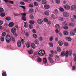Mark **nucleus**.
<instances>
[{
	"label": "nucleus",
	"mask_w": 76,
	"mask_h": 76,
	"mask_svg": "<svg viewBox=\"0 0 76 76\" xmlns=\"http://www.w3.org/2000/svg\"><path fill=\"white\" fill-rule=\"evenodd\" d=\"M59 20L61 21H64V17H61L59 18Z\"/></svg>",
	"instance_id": "cd10ccee"
},
{
	"label": "nucleus",
	"mask_w": 76,
	"mask_h": 76,
	"mask_svg": "<svg viewBox=\"0 0 76 76\" xmlns=\"http://www.w3.org/2000/svg\"><path fill=\"white\" fill-rule=\"evenodd\" d=\"M43 61L45 64H46V63H47V59H46V58H43Z\"/></svg>",
	"instance_id": "dca6fc26"
},
{
	"label": "nucleus",
	"mask_w": 76,
	"mask_h": 76,
	"mask_svg": "<svg viewBox=\"0 0 76 76\" xmlns=\"http://www.w3.org/2000/svg\"><path fill=\"white\" fill-rule=\"evenodd\" d=\"M55 31L56 34H58L59 32V31L58 29H56L55 30Z\"/></svg>",
	"instance_id": "338daca9"
},
{
	"label": "nucleus",
	"mask_w": 76,
	"mask_h": 76,
	"mask_svg": "<svg viewBox=\"0 0 76 76\" xmlns=\"http://www.w3.org/2000/svg\"><path fill=\"white\" fill-rule=\"evenodd\" d=\"M31 47L33 49H35V47H36L35 46V45L34 43H32L31 44Z\"/></svg>",
	"instance_id": "2eb2a0df"
},
{
	"label": "nucleus",
	"mask_w": 76,
	"mask_h": 76,
	"mask_svg": "<svg viewBox=\"0 0 76 76\" xmlns=\"http://www.w3.org/2000/svg\"><path fill=\"white\" fill-rule=\"evenodd\" d=\"M29 7H34V5L32 4H30L29 5Z\"/></svg>",
	"instance_id": "58836bf2"
},
{
	"label": "nucleus",
	"mask_w": 76,
	"mask_h": 76,
	"mask_svg": "<svg viewBox=\"0 0 76 76\" xmlns=\"http://www.w3.org/2000/svg\"><path fill=\"white\" fill-rule=\"evenodd\" d=\"M12 42H15V38L12 37Z\"/></svg>",
	"instance_id": "bf43d9fd"
},
{
	"label": "nucleus",
	"mask_w": 76,
	"mask_h": 76,
	"mask_svg": "<svg viewBox=\"0 0 76 76\" xmlns=\"http://www.w3.org/2000/svg\"><path fill=\"white\" fill-rule=\"evenodd\" d=\"M6 33L5 32H3L2 34L1 35L2 36L1 37H5L6 36Z\"/></svg>",
	"instance_id": "c756f323"
},
{
	"label": "nucleus",
	"mask_w": 76,
	"mask_h": 76,
	"mask_svg": "<svg viewBox=\"0 0 76 76\" xmlns=\"http://www.w3.org/2000/svg\"><path fill=\"white\" fill-rule=\"evenodd\" d=\"M58 44L60 46H62L63 45V42L61 41L58 42Z\"/></svg>",
	"instance_id": "393cba45"
},
{
	"label": "nucleus",
	"mask_w": 76,
	"mask_h": 76,
	"mask_svg": "<svg viewBox=\"0 0 76 76\" xmlns=\"http://www.w3.org/2000/svg\"><path fill=\"white\" fill-rule=\"evenodd\" d=\"M63 28L64 29H68V27L67 26H64L63 27Z\"/></svg>",
	"instance_id": "13d9d810"
},
{
	"label": "nucleus",
	"mask_w": 76,
	"mask_h": 76,
	"mask_svg": "<svg viewBox=\"0 0 76 76\" xmlns=\"http://www.w3.org/2000/svg\"><path fill=\"white\" fill-rule=\"evenodd\" d=\"M48 60H49V61H50V60H52V59H53L52 58H51V57L50 56L48 57Z\"/></svg>",
	"instance_id": "6e6d98bb"
},
{
	"label": "nucleus",
	"mask_w": 76,
	"mask_h": 76,
	"mask_svg": "<svg viewBox=\"0 0 76 76\" xmlns=\"http://www.w3.org/2000/svg\"><path fill=\"white\" fill-rule=\"evenodd\" d=\"M70 34H71V35L72 36H74V35H75V33L74 32H73L72 31L70 32Z\"/></svg>",
	"instance_id": "a18cd8bd"
},
{
	"label": "nucleus",
	"mask_w": 76,
	"mask_h": 76,
	"mask_svg": "<svg viewBox=\"0 0 76 76\" xmlns=\"http://www.w3.org/2000/svg\"><path fill=\"white\" fill-rule=\"evenodd\" d=\"M72 55V52L71 51H69L67 50L66 52V53H65V56L66 57H67L68 56H71Z\"/></svg>",
	"instance_id": "f257e3e1"
},
{
	"label": "nucleus",
	"mask_w": 76,
	"mask_h": 76,
	"mask_svg": "<svg viewBox=\"0 0 76 76\" xmlns=\"http://www.w3.org/2000/svg\"><path fill=\"white\" fill-rule=\"evenodd\" d=\"M24 26L25 28H27L28 27V23L26 22H25L24 23Z\"/></svg>",
	"instance_id": "6ab92c4d"
},
{
	"label": "nucleus",
	"mask_w": 76,
	"mask_h": 76,
	"mask_svg": "<svg viewBox=\"0 0 76 76\" xmlns=\"http://www.w3.org/2000/svg\"><path fill=\"white\" fill-rule=\"evenodd\" d=\"M76 69V67L75 66H72V70H75Z\"/></svg>",
	"instance_id": "5fc2aeb1"
},
{
	"label": "nucleus",
	"mask_w": 76,
	"mask_h": 76,
	"mask_svg": "<svg viewBox=\"0 0 76 76\" xmlns=\"http://www.w3.org/2000/svg\"><path fill=\"white\" fill-rule=\"evenodd\" d=\"M64 45H65V46H68V45H69V44H68V43L66 42H64Z\"/></svg>",
	"instance_id": "ea45409f"
},
{
	"label": "nucleus",
	"mask_w": 76,
	"mask_h": 76,
	"mask_svg": "<svg viewBox=\"0 0 76 76\" xmlns=\"http://www.w3.org/2000/svg\"><path fill=\"white\" fill-rule=\"evenodd\" d=\"M66 39L68 41H72V39L70 38V37H67L66 38Z\"/></svg>",
	"instance_id": "5701e85b"
},
{
	"label": "nucleus",
	"mask_w": 76,
	"mask_h": 76,
	"mask_svg": "<svg viewBox=\"0 0 76 76\" xmlns=\"http://www.w3.org/2000/svg\"><path fill=\"white\" fill-rule=\"evenodd\" d=\"M37 60L38 62H41L42 59H41V58H40L39 57L38 59H37Z\"/></svg>",
	"instance_id": "2f4dec72"
},
{
	"label": "nucleus",
	"mask_w": 76,
	"mask_h": 76,
	"mask_svg": "<svg viewBox=\"0 0 76 76\" xmlns=\"http://www.w3.org/2000/svg\"><path fill=\"white\" fill-rule=\"evenodd\" d=\"M64 34L65 35H68V34L69 33H68V32L67 31H64Z\"/></svg>",
	"instance_id": "7c9ffc66"
},
{
	"label": "nucleus",
	"mask_w": 76,
	"mask_h": 76,
	"mask_svg": "<svg viewBox=\"0 0 76 76\" xmlns=\"http://www.w3.org/2000/svg\"><path fill=\"white\" fill-rule=\"evenodd\" d=\"M30 19H34V15H33L32 14L30 15Z\"/></svg>",
	"instance_id": "f704fd0d"
},
{
	"label": "nucleus",
	"mask_w": 76,
	"mask_h": 76,
	"mask_svg": "<svg viewBox=\"0 0 76 76\" xmlns=\"http://www.w3.org/2000/svg\"><path fill=\"white\" fill-rule=\"evenodd\" d=\"M45 15L46 16H48L49 15V12H45L44 13Z\"/></svg>",
	"instance_id": "4c0bfd02"
},
{
	"label": "nucleus",
	"mask_w": 76,
	"mask_h": 76,
	"mask_svg": "<svg viewBox=\"0 0 76 76\" xmlns=\"http://www.w3.org/2000/svg\"><path fill=\"white\" fill-rule=\"evenodd\" d=\"M32 32L33 33H34V34H36V30H35V29H33Z\"/></svg>",
	"instance_id": "052dcab7"
},
{
	"label": "nucleus",
	"mask_w": 76,
	"mask_h": 76,
	"mask_svg": "<svg viewBox=\"0 0 76 76\" xmlns=\"http://www.w3.org/2000/svg\"><path fill=\"white\" fill-rule=\"evenodd\" d=\"M26 35L27 36V37H28L29 35V34L28 32L26 33Z\"/></svg>",
	"instance_id": "e2e57ef3"
},
{
	"label": "nucleus",
	"mask_w": 76,
	"mask_h": 76,
	"mask_svg": "<svg viewBox=\"0 0 76 76\" xmlns=\"http://www.w3.org/2000/svg\"><path fill=\"white\" fill-rule=\"evenodd\" d=\"M26 46L27 48H29L30 47H31V45H30V43L29 42L27 43L26 44Z\"/></svg>",
	"instance_id": "bb28decb"
},
{
	"label": "nucleus",
	"mask_w": 76,
	"mask_h": 76,
	"mask_svg": "<svg viewBox=\"0 0 76 76\" xmlns=\"http://www.w3.org/2000/svg\"><path fill=\"white\" fill-rule=\"evenodd\" d=\"M33 37L34 38H37V35L35 34H34L33 35Z\"/></svg>",
	"instance_id": "c9c22d12"
},
{
	"label": "nucleus",
	"mask_w": 76,
	"mask_h": 76,
	"mask_svg": "<svg viewBox=\"0 0 76 76\" xmlns=\"http://www.w3.org/2000/svg\"><path fill=\"white\" fill-rule=\"evenodd\" d=\"M60 2V0H56V2L57 4H59Z\"/></svg>",
	"instance_id": "864d4df0"
},
{
	"label": "nucleus",
	"mask_w": 76,
	"mask_h": 76,
	"mask_svg": "<svg viewBox=\"0 0 76 76\" xmlns=\"http://www.w3.org/2000/svg\"><path fill=\"white\" fill-rule=\"evenodd\" d=\"M55 26L56 28H58V29H59L60 28V26L58 24H56Z\"/></svg>",
	"instance_id": "a878e982"
},
{
	"label": "nucleus",
	"mask_w": 76,
	"mask_h": 76,
	"mask_svg": "<svg viewBox=\"0 0 76 76\" xmlns=\"http://www.w3.org/2000/svg\"><path fill=\"white\" fill-rule=\"evenodd\" d=\"M16 29L15 28H13L11 29V32L12 33L16 32Z\"/></svg>",
	"instance_id": "6e6552de"
},
{
	"label": "nucleus",
	"mask_w": 76,
	"mask_h": 76,
	"mask_svg": "<svg viewBox=\"0 0 76 76\" xmlns=\"http://www.w3.org/2000/svg\"><path fill=\"white\" fill-rule=\"evenodd\" d=\"M44 8L45 9H48L50 8V6L48 5H45L44 6Z\"/></svg>",
	"instance_id": "ddd939ff"
},
{
	"label": "nucleus",
	"mask_w": 76,
	"mask_h": 76,
	"mask_svg": "<svg viewBox=\"0 0 76 76\" xmlns=\"http://www.w3.org/2000/svg\"><path fill=\"white\" fill-rule=\"evenodd\" d=\"M1 13L0 14V16H1V17H4V16H5V13Z\"/></svg>",
	"instance_id": "412c9836"
},
{
	"label": "nucleus",
	"mask_w": 76,
	"mask_h": 76,
	"mask_svg": "<svg viewBox=\"0 0 76 76\" xmlns=\"http://www.w3.org/2000/svg\"><path fill=\"white\" fill-rule=\"evenodd\" d=\"M8 26H9V27L12 28L13 27V26H14V23L13 22H11L9 23L8 25Z\"/></svg>",
	"instance_id": "9d476101"
},
{
	"label": "nucleus",
	"mask_w": 76,
	"mask_h": 76,
	"mask_svg": "<svg viewBox=\"0 0 76 76\" xmlns=\"http://www.w3.org/2000/svg\"><path fill=\"white\" fill-rule=\"evenodd\" d=\"M17 44L18 47H20L21 45V42L20 41H18L17 43Z\"/></svg>",
	"instance_id": "423d86ee"
},
{
	"label": "nucleus",
	"mask_w": 76,
	"mask_h": 76,
	"mask_svg": "<svg viewBox=\"0 0 76 76\" xmlns=\"http://www.w3.org/2000/svg\"><path fill=\"white\" fill-rule=\"evenodd\" d=\"M49 45L50 47H53V44L52 43H49Z\"/></svg>",
	"instance_id": "a19ab883"
},
{
	"label": "nucleus",
	"mask_w": 76,
	"mask_h": 76,
	"mask_svg": "<svg viewBox=\"0 0 76 76\" xmlns=\"http://www.w3.org/2000/svg\"><path fill=\"white\" fill-rule=\"evenodd\" d=\"M34 43L35 44H39V41H38V40L36 39L34 41Z\"/></svg>",
	"instance_id": "473e14b6"
},
{
	"label": "nucleus",
	"mask_w": 76,
	"mask_h": 76,
	"mask_svg": "<svg viewBox=\"0 0 76 76\" xmlns=\"http://www.w3.org/2000/svg\"><path fill=\"white\" fill-rule=\"evenodd\" d=\"M20 4H21V5H25V3L23 1H20Z\"/></svg>",
	"instance_id": "c03bdc74"
},
{
	"label": "nucleus",
	"mask_w": 76,
	"mask_h": 76,
	"mask_svg": "<svg viewBox=\"0 0 76 76\" xmlns=\"http://www.w3.org/2000/svg\"><path fill=\"white\" fill-rule=\"evenodd\" d=\"M4 12V9L2 7H0V13H2Z\"/></svg>",
	"instance_id": "4468645a"
},
{
	"label": "nucleus",
	"mask_w": 76,
	"mask_h": 76,
	"mask_svg": "<svg viewBox=\"0 0 76 76\" xmlns=\"http://www.w3.org/2000/svg\"><path fill=\"white\" fill-rule=\"evenodd\" d=\"M76 9V5H73L71 7V9L72 10H75Z\"/></svg>",
	"instance_id": "f8f14e48"
},
{
	"label": "nucleus",
	"mask_w": 76,
	"mask_h": 76,
	"mask_svg": "<svg viewBox=\"0 0 76 76\" xmlns=\"http://www.w3.org/2000/svg\"><path fill=\"white\" fill-rule=\"evenodd\" d=\"M6 41L7 43H9L10 42L11 38H10V36L9 35H7L6 37Z\"/></svg>",
	"instance_id": "f03ea898"
},
{
	"label": "nucleus",
	"mask_w": 76,
	"mask_h": 76,
	"mask_svg": "<svg viewBox=\"0 0 76 76\" xmlns=\"http://www.w3.org/2000/svg\"><path fill=\"white\" fill-rule=\"evenodd\" d=\"M29 13H33L34 12V10L32 8L30 9L29 10Z\"/></svg>",
	"instance_id": "b1692460"
},
{
	"label": "nucleus",
	"mask_w": 76,
	"mask_h": 76,
	"mask_svg": "<svg viewBox=\"0 0 76 76\" xmlns=\"http://www.w3.org/2000/svg\"><path fill=\"white\" fill-rule=\"evenodd\" d=\"M20 7H22V8H23V10H25V9L26 8L24 6H20Z\"/></svg>",
	"instance_id": "680f3d73"
},
{
	"label": "nucleus",
	"mask_w": 76,
	"mask_h": 76,
	"mask_svg": "<svg viewBox=\"0 0 76 76\" xmlns=\"http://www.w3.org/2000/svg\"><path fill=\"white\" fill-rule=\"evenodd\" d=\"M66 53V52L64 51H63L62 52V53L61 54V56L62 57H64L65 56V53Z\"/></svg>",
	"instance_id": "9b49d317"
},
{
	"label": "nucleus",
	"mask_w": 76,
	"mask_h": 76,
	"mask_svg": "<svg viewBox=\"0 0 76 76\" xmlns=\"http://www.w3.org/2000/svg\"><path fill=\"white\" fill-rule=\"evenodd\" d=\"M44 22H48V19H47V18H44Z\"/></svg>",
	"instance_id": "de8ad7c7"
},
{
	"label": "nucleus",
	"mask_w": 76,
	"mask_h": 76,
	"mask_svg": "<svg viewBox=\"0 0 76 76\" xmlns=\"http://www.w3.org/2000/svg\"><path fill=\"white\" fill-rule=\"evenodd\" d=\"M3 22L1 20H0V25H3Z\"/></svg>",
	"instance_id": "0e129e2a"
},
{
	"label": "nucleus",
	"mask_w": 76,
	"mask_h": 76,
	"mask_svg": "<svg viewBox=\"0 0 76 76\" xmlns=\"http://www.w3.org/2000/svg\"><path fill=\"white\" fill-rule=\"evenodd\" d=\"M0 40L2 42H4V37L1 36L0 38Z\"/></svg>",
	"instance_id": "a211bd4d"
},
{
	"label": "nucleus",
	"mask_w": 76,
	"mask_h": 76,
	"mask_svg": "<svg viewBox=\"0 0 76 76\" xmlns=\"http://www.w3.org/2000/svg\"><path fill=\"white\" fill-rule=\"evenodd\" d=\"M45 51L44 50H40L39 52H38V54L39 56H44V54H45Z\"/></svg>",
	"instance_id": "7ed1b4c3"
},
{
	"label": "nucleus",
	"mask_w": 76,
	"mask_h": 76,
	"mask_svg": "<svg viewBox=\"0 0 76 76\" xmlns=\"http://www.w3.org/2000/svg\"><path fill=\"white\" fill-rule=\"evenodd\" d=\"M59 9L61 12H63V11H64V9L63 8L60 7Z\"/></svg>",
	"instance_id": "603ef678"
},
{
	"label": "nucleus",
	"mask_w": 76,
	"mask_h": 76,
	"mask_svg": "<svg viewBox=\"0 0 76 76\" xmlns=\"http://www.w3.org/2000/svg\"><path fill=\"white\" fill-rule=\"evenodd\" d=\"M63 15L64 17H68L69 16V14L66 12H64L63 13Z\"/></svg>",
	"instance_id": "39448f33"
},
{
	"label": "nucleus",
	"mask_w": 76,
	"mask_h": 76,
	"mask_svg": "<svg viewBox=\"0 0 76 76\" xmlns=\"http://www.w3.org/2000/svg\"><path fill=\"white\" fill-rule=\"evenodd\" d=\"M61 48H60L59 47H58L57 48V50L58 52H60L61 51Z\"/></svg>",
	"instance_id": "4be33fe9"
},
{
	"label": "nucleus",
	"mask_w": 76,
	"mask_h": 76,
	"mask_svg": "<svg viewBox=\"0 0 76 76\" xmlns=\"http://www.w3.org/2000/svg\"><path fill=\"white\" fill-rule=\"evenodd\" d=\"M34 4L35 6L36 7H37L38 6V4L37 2H34Z\"/></svg>",
	"instance_id": "aec40b11"
},
{
	"label": "nucleus",
	"mask_w": 76,
	"mask_h": 76,
	"mask_svg": "<svg viewBox=\"0 0 76 76\" xmlns=\"http://www.w3.org/2000/svg\"><path fill=\"white\" fill-rule=\"evenodd\" d=\"M29 28L30 29L33 28V25H30L29 26Z\"/></svg>",
	"instance_id": "49530a36"
},
{
	"label": "nucleus",
	"mask_w": 76,
	"mask_h": 76,
	"mask_svg": "<svg viewBox=\"0 0 76 76\" xmlns=\"http://www.w3.org/2000/svg\"><path fill=\"white\" fill-rule=\"evenodd\" d=\"M42 4H45L47 3V1L46 0H43L42 1Z\"/></svg>",
	"instance_id": "f3484780"
},
{
	"label": "nucleus",
	"mask_w": 76,
	"mask_h": 76,
	"mask_svg": "<svg viewBox=\"0 0 76 76\" xmlns=\"http://www.w3.org/2000/svg\"><path fill=\"white\" fill-rule=\"evenodd\" d=\"M64 8L66 10H69V9H70V7H69V6L67 5H65L64 7Z\"/></svg>",
	"instance_id": "0eeeda50"
},
{
	"label": "nucleus",
	"mask_w": 76,
	"mask_h": 76,
	"mask_svg": "<svg viewBox=\"0 0 76 76\" xmlns=\"http://www.w3.org/2000/svg\"><path fill=\"white\" fill-rule=\"evenodd\" d=\"M69 26H73L74 24L72 23H69Z\"/></svg>",
	"instance_id": "8fccbe9b"
},
{
	"label": "nucleus",
	"mask_w": 76,
	"mask_h": 76,
	"mask_svg": "<svg viewBox=\"0 0 76 76\" xmlns=\"http://www.w3.org/2000/svg\"><path fill=\"white\" fill-rule=\"evenodd\" d=\"M49 61L50 63H54V61L53 59H52L51 60H50Z\"/></svg>",
	"instance_id": "4d7b16f0"
},
{
	"label": "nucleus",
	"mask_w": 76,
	"mask_h": 76,
	"mask_svg": "<svg viewBox=\"0 0 76 76\" xmlns=\"http://www.w3.org/2000/svg\"><path fill=\"white\" fill-rule=\"evenodd\" d=\"M42 40H43V38H42V37H40L39 38V41H42Z\"/></svg>",
	"instance_id": "79ce46f5"
},
{
	"label": "nucleus",
	"mask_w": 76,
	"mask_h": 76,
	"mask_svg": "<svg viewBox=\"0 0 76 76\" xmlns=\"http://www.w3.org/2000/svg\"><path fill=\"white\" fill-rule=\"evenodd\" d=\"M21 15H23L22 17V20L24 21H25V20H26V17H25V16H26V14L25 13L24 14L22 13Z\"/></svg>",
	"instance_id": "20e7f679"
},
{
	"label": "nucleus",
	"mask_w": 76,
	"mask_h": 76,
	"mask_svg": "<svg viewBox=\"0 0 76 76\" xmlns=\"http://www.w3.org/2000/svg\"><path fill=\"white\" fill-rule=\"evenodd\" d=\"M54 11L56 13H58V10L57 9L55 10Z\"/></svg>",
	"instance_id": "69168bd1"
},
{
	"label": "nucleus",
	"mask_w": 76,
	"mask_h": 76,
	"mask_svg": "<svg viewBox=\"0 0 76 76\" xmlns=\"http://www.w3.org/2000/svg\"><path fill=\"white\" fill-rule=\"evenodd\" d=\"M6 20H7L8 21H9V20H10V18L9 17H7L6 18Z\"/></svg>",
	"instance_id": "72a5a7b5"
},
{
	"label": "nucleus",
	"mask_w": 76,
	"mask_h": 76,
	"mask_svg": "<svg viewBox=\"0 0 76 76\" xmlns=\"http://www.w3.org/2000/svg\"><path fill=\"white\" fill-rule=\"evenodd\" d=\"M6 73L4 72L2 73V76H6Z\"/></svg>",
	"instance_id": "3c124183"
},
{
	"label": "nucleus",
	"mask_w": 76,
	"mask_h": 76,
	"mask_svg": "<svg viewBox=\"0 0 76 76\" xmlns=\"http://www.w3.org/2000/svg\"><path fill=\"white\" fill-rule=\"evenodd\" d=\"M13 33H14L13 35L15 37H17V34H16V32Z\"/></svg>",
	"instance_id": "774afa93"
},
{
	"label": "nucleus",
	"mask_w": 76,
	"mask_h": 76,
	"mask_svg": "<svg viewBox=\"0 0 76 76\" xmlns=\"http://www.w3.org/2000/svg\"><path fill=\"white\" fill-rule=\"evenodd\" d=\"M33 52L32 50H28V54H32Z\"/></svg>",
	"instance_id": "c85d7f7f"
},
{
	"label": "nucleus",
	"mask_w": 76,
	"mask_h": 76,
	"mask_svg": "<svg viewBox=\"0 0 76 76\" xmlns=\"http://www.w3.org/2000/svg\"><path fill=\"white\" fill-rule=\"evenodd\" d=\"M29 23L31 24H34L35 23L34 22V21L31 20L29 21Z\"/></svg>",
	"instance_id": "37998d69"
},
{
	"label": "nucleus",
	"mask_w": 76,
	"mask_h": 76,
	"mask_svg": "<svg viewBox=\"0 0 76 76\" xmlns=\"http://www.w3.org/2000/svg\"><path fill=\"white\" fill-rule=\"evenodd\" d=\"M53 37L51 36L50 37V39H49L50 41H53Z\"/></svg>",
	"instance_id": "e433bc0d"
},
{
	"label": "nucleus",
	"mask_w": 76,
	"mask_h": 76,
	"mask_svg": "<svg viewBox=\"0 0 76 76\" xmlns=\"http://www.w3.org/2000/svg\"><path fill=\"white\" fill-rule=\"evenodd\" d=\"M8 3H10V4H13L14 3L13 1L10 0H9Z\"/></svg>",
	"instance_id": "09e8293b"
},
{
	"label": "nucleus",
	"mask_w": 76,
	"mask_h": 76,
	"mask_svg": "<svg viewBox=\"0 0 76 76\" xmlns=\"http://www.w3.org/2000/svg\"><path fill=\"white\" fill-rule=\"evenodd\" d=\"M37 22L40 25H41V24L42 23L43 21L42 20L39 19L37 20Z\"/></svg>",
	"instance_id": "1a4fd4ad"
}]
</instances>
